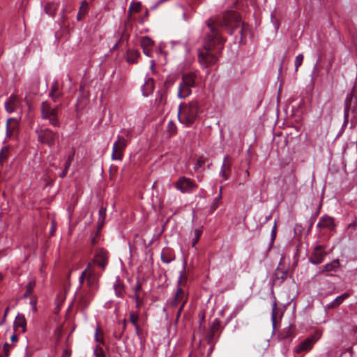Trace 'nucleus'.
<instances>
[{
  "instance_id": "0e129e2a",
  "label": "nucleus",
  "mask_w": 357,
  "mask_h": 357,
  "mask_svg": "<svg viewBox=\"0 0 357 357\" xmlns=\"http://www.w3.org/2000/svg\"><path fill=\"white\" fill-rule=\"evenodd\" d=\"M135 328V333L139 336V326L138 324L134 326Z\"/></svg>"
},
{
  "instance_id": "f257e3e1",
  "label": "nucleus",
  "mask_w": 357,
  "mask_h": 357,
  "mask_svg": "<svg viewBox=\"0 0 357 357\" xmlns=\"http://www.w3.org/2000/svg\"><path fill=\"white\" fill-rule=\"evenodd\" d=\"M206 24L209 31L204 40V48L199 50L198 53V61L202 68H209L215 65L220 56L222 47L217 52H214L215 47L223 45L226 40L221 36L220 28H225L231 35L236 29L241 26V40L245 36V32L247 31L245 24L241 23L238 14L233 11L225 13L222 18H210L206 21Z\"/></svg>"
},
{
  "instance_id": "7ed1b4c3",
  "label": "nucleus",
  "mask_w": 357,
  "mask_h": 357,
  "mask_svg": "<svg viewBox=\"0 0 357 357\" xmlns=\"http://www.w3.org/2000/svg\"><path fill=\"white\" fill-rule=\"evenodd\" d=\"M199 80V73L197 70L183 73L178 88L177 96L185 98L192 93V88H195Z\"/></svg>"
},
{
  "instance_id": "de8ad7c7",
  "label": "nucleus",
  "mask_w": 357,
  "mask_h": 357,
  "mask_svg": "<svg viewBox=\"0 0 357 357\" xmlns=\"http://www.w3.org/2000/svg\"><path fill=\"white\" fill-rule=\"evenodd\" d=\"M8 157V149H1L0 152V160H5Z\"/></svg>"
},
{
  "instance_id": "6e6552de",
  "label": "nucleus",
  "mask_w": 357,
  "mask_h": 357,
  "mask_svg": "<svg viewBox=\"0 0 357 357\" xmlns=\"http://www.w3.org/2000/svg\"><path fill=\"white\" fill-rule=\"evenodd\" d=\"M357 109V97L353 92L347 95L344 100V122L342 126H346L349 121V114H354Z\"/></svg>"
},
{
  "instance_id": "4d7b16f0",
  "label": "nucleus",
  "mask_w": 357,
  "mask_h": 357,
  "mask_svg": "<svg viewBox=\"0 0 357 357\" xmlns=\"http://www.w3.org/2000/svg\"><path fill=\"white\" fill-rule=\"evenodd\" d=\"M8 311H9V307H7L6 310H5V312H4L3 319H2L1 321H0V326L2 325L4 323V321L6 320V317L7 316V314H8Z\"/></svg>"
},
{
  "instance_id": "412c9836",
  "label": "nucleus",
  "mask_w": 357,
  "mask_h": 357,
  "mask_svg": "<svg viewBox=\"0 0 357 357\" xmlns=\"http://www.w3.org/2000/svg\"><path fill=\"white\" fill-rule=\"evenodd\" d=\"M26 321L25 317L23 314H18L14 321V327L15 329L21 328L22 332L24 333L26 331Z\"/></svg>"
},
{
  "instance_id": "39448f33",
  "label": "nucleus",
  "mask_w": 357,
  "mask_h": 357,
  "mask_svg": "<svg viewBox=\"0 0 357 357\" xmlns=\"http://www.w3.org/2000/svg\"><path fill=\"white\" fill-rule=\"evenodd\" d=\"M61 108V104H57L54 106L48 101H43L40 105V116L44 120H47L49 124L53 127L60 126L59 113Z\"/></svg>"
},
{
  "instance_id": "7c9ffc66",
  "label": "nucleus",
  "mask_w": 357,
  "mask_h": 357,
  "mask_svg": "<svg viewBox=\"0 0 357 357\" xmlns=\"http://www.w3.org/2000/svg\"><path fill=\"white\" fill-rule=\"evenodd\" d=\"M167 131L170 136L176 133L177 128L172 121H169L167 123Z\"/></svg>"
},
{
  "instance_id": "a878e982",
  "label": "nucleus",
  "mask_w": 357,
  "mask_h": 357,
  "mask_svg": "<svg viewBox=\"0 0 357 357\" xmlns=\"http://www.w3.org/2000/svg\"><path fill=\"white\" fill-rule=\"evenodd\" d=\"M202 227L195 228L193 231L194 238L192 242V247L196 248V244L199 241L202 234Z\"/></svg>"
},
{
  "instance_id": "603ef678",
  "label": "nucleus",
  "mask_w": 357,
  "mask_h": 357,
  "mask_svg": "<svg viewBox=\"0 0 357 357\" xmlns=\"http://www.w3.org/2000/svg\"><path fill=\"white\" fill-rule=\"evenodd\" d=\"M165 101V96L163 94H160V98L156 99V102L158 103V105L164 104Z\"/></svg>"
},
{
  "instance_id": "f704fd0d",
  "label": "nucleus",
  "mask_w": 357,
  "mask_h": 357,
  "mask_svg": "<svg viewBox=\"0 0 357 357\" xmlns=\"http://www.w3.org/2000/svg\"><path fill=\"white\" fill-rule=\"evenodd\" d=\"M86 5H87V3L86 1H82V6L79 8V12L77 15V20L78 21H81L83 19L84 15L86 14V9L83 8V6H86Z\"/></svg>"
},
{
  "instance_id": "338daca9",
  "label": "nucleus",
  "mask_w": 357,
  "mask_h": 357,
  "mask_svg": "<svg viewBox=\"0 0 357 357\" xmlns=\"http://www.w3.org/2000/svg\"><path fill=\"white\" fill-rule=\"evenodd\" d=\"M123 330L125 331L126 330V324H127V321L126 319H124L123 321Z\"/></svg>"
},
{
  "instance_id": "72a5a7b5",
  "label": "nucleus",
  "mask_w": 357,
  "mask_h": 357,
  "mask_svg": "<svg viewBox=\"0 0 357 357\" xmlns=\"http://www.w3.org/2000/svg\"><path fill=\"white\" fill-rule=\"evenodd\" d=\"M44 9H45V13L47 14H48L49 15L53 16L55 14V11H56V7L54 4L47 3L45 6Z\"/></svg>"
},
{
  "instance_id": "09e8293b",
  "label": "nucleus",
  "mask_w": 357,
  "mask_h": 357,
  "mask_svg": "<svg viewBox=\"0 0 357 357\" xmlns=\"http://www.w3.org/2000/svg\"><path fill=\"white\" fill-rule=\"evenodd\" d=\"M99 328H97L96 330V333H95V335H94V337H95V340L97 342H99V343H101V344H104V340L103 339H101L98 337V333H99Z\"/></svg>"
},
{
  "instance_id": "37998d69",
  "label": "nucleus",
  "mask_w": 357,
  "mask_h": 357,
  "mask_svg": "<svg viewBox=\"0 0 357 357\" xmlns=\"http://www.w3.org/2000/svg\"><path fill=\"white\" fill-rule=\"evenodd\" d=\"M205 162V160L200 157L195 165L194 169L197 171Z\"/></svg>"
},
{
  "instance_id": "0eeeda50",
  "label": "nucleus",
  "mask_w": 357,
  "mask_h": 357,
  "mask_svg": "<svg viewBox=\"0 0 357 357\" xmlns=\"http://www.w3.org/2000/svg\"><path fill=\"white\" fill-rule=\"evenodd\" d=\"M38 141L42 144L52 147L54 145L55 140L59 138L58 132H54L49 128H37L36 129Z\"/></svg>"
},
{
  "instance_id": "49530a36",
  "label": "nucleus",
  "mask_w": 357,
  "mask_h": 357,
  "mask_svg": "<svg viewBox=\"0 0 357 357\" xmlns=\"http://www.w3.org/2000/svg\"><path fill=\"white\" fill-rule=\"evenodd\" d=\"M275 310H276V303H273V308H272V314H271V319H272V321H273V325H275V319H276V313H275Z\"/></svg>"
},
{
  "instance_id": "aec40b11",
  "label": "nucleus",
  "mask_w": 357,
  "mask_h": 357,
  "mask_svg": "<svg viewBox=\"0 0 357 357\" xmlns=\"http://www.w3.org/2000/svg\"><path fill=\"white\" fill-rule=\"evenodd\" d=\"M154 89V81L153 78H148L142 87V91L144 96H148L152 93Z\"/></svg>"
},
{
  "instance_id": "c9c22d12",
  "label": "nucleus",
  "mask_w": 357,
  "mask_h": 357,
  "mask_svg": "<svg viewBox=\"0 0 357 357\" xmlns=\"http://www.w3.org/2000/svg\"><path fill=\"white\" fill-rule=\"evenodd\" d=\"M93 354L96 357H105V353L100 345H96L93 349Z\"/></svg>"
},
{
  "instance_id": "4468645a",
  "label": "nucleus",
  "mask_w": 357,
  "mask_h": 357,
  "mask_svg": "<svg viewBox=\"0 0 357 357\" xmlns=\"http://www.w3.org/2000/svg\"><path fill=\"white\" fill-rule=\"evenodd\" d=\"M98 277L95 273L94 271L89 268L87 274L86 283L89 287L88 290H92L94 292L98 289Z\"/></svg>"
},
{
  "instance_id": "a211bd4d",
  "label": "nucleus",
  "mask_w": 357,
  "mask_h": 357,
  "mask_svg": "<svg viewBox=\"0 0 357 357\" xmlns=\"http://www.w3.org/2000/svg\"><path fill=\"white\" fill-rule=\"evenodd\" d=\"M139 57L140 52L137 50L128 49L126 51V61L130 64L137 63Z\"/></svg>"
},
{
  "instance_id": "5fc2aeb1",
  "label": "nucleus",
  "mask_w": 357,
  "mask_h": 357,
  "mask_svg": "<svg viewBox=\"0 0 357 357\" xmlns=\"http://www.w3.org/2000/svg\"><path fill=\"white\" fill-rule=\"evenodd\" d=\"M184 306H179V308L176 312V321L178 320L180 316H181V314L183 311V309Z\"/></svg>"
},
{
  "instance_id": "c03bdc74",
  "label": "nucleus",
  "mask_w": 357,
  "mask_h": 357,
  "mask_svg": "<svg viewBox=\"0 0 357 357\" xmlns=\"http://www.w3.org/2000/svg\"><path fill=\"white\" fill-rule=\"evenodd\" d=\"M11 348H12V346L10 344H9L8 343L6 342L4 344L3 348V350L4 352V357H8L9 352H10V350Z\"/></svg>"
},
{
  "instance_id": "f3484780",
  "label": "nucleus",
  "mask_w": 357,
  "mask_h": 357,
  "mask_svg": "<svg viewBox=\"0 0 357 357\" xmlns=\"http://www.w3.org/2000/svg\"><path fill=\"white\" fill-rule=\"evenodd\" d=\"M49 96L54 102H57L59 99L63 96V92L59 90V85L57 81H54L51 86Z\"/></svg>"
},
{
  "instance_id": "052dcab7",
  "label": "nucleus",
  "mask_w": 357,
  "mask_h": 357,
  "mask_svg": "<svg viewBox=\"0 0 357 357\" xmlns=\"http://www.w3.org/2000/svg\"><path fill=\"white\" fill-rule=\"evenodd\" d=\"M30 304L33 306V310L36 311V310H37L36 301V300L31 301Z\"/></svg>"
},
{
  "instance_id": "5701e85b",
  "label": "nucleus",
  "mask_w": 357,
  "mask_h": 357,
  "mask_svg": "<svg viewBox=\"0 0 357 357\" xmlns=\"http://www.w3.org/2000/svg\"><path fill=\"white\" fill-rule=\"evenodd\" d=\"M340 266V261L338 259H334L330 263L326 264L323 266L322 269L319 271V273L324 272L335 271L336 269Z\"/></svg>"
},
{
  "instance_id": "ea45409f",
  "label": "nucleus",
  "mask_w": 357,
  "mask_h": 357,
  "mask_svg": "<svg viewBox=\"0 0 357 357\" xmlns=\"http://www.w3.org/2000/svg\"><path fill=\"white\" fill-rule=\"evenodd\" d=\"M303 61V55L302 54H299L296 56L295 59V70L297 71L298 68L302 65Z\"/></svg>"
},
{
  "instance_id": "423d86ee",
  "label": "nucleus",
  "mask_w": 357,
  "mask_h": 357,
  "mask_svg": "<svg viewBox=\"0 0 357 357\" xmlns=\"http://www.w3.org/2000/svg\"><path fill=\"white\" fill-rule=\"evenodd\" d=\"M186 262H184L183 269L179 272V276L177 281V289L174 296V298L180 303V306H185L188 297L182 288L187 282V275L185 274Z\"/></svg>"
},
{
  "instance_id": "680f3d73",
  "label": "nucleus",
  "mask_w": 357,
  "mask_h": 357,
  "mask_svg": "<svg viewBox=\"0 0 357 357\" xmlns=\"http://www.w3.org/2000/svg\"><path fill=\"white\" fill-rule=\"evenodd\" d=\"M271 242L273 243L276 237V231H275V230H271Z\"/></svg>"
},
{
  "instance_id": "13d9d810",
  "label": "nucleus",
  "mask_w": 357,
  "mask_h": 357,
  "mask_svg": "<svg viewBox=\"0 0 357 357\" xmlns=\"http://www.w3.org/2000/svg\"><path fill=\"white\" fill-rule=\"evenodd\" d=\"M130 297L132 299H135L136 303H139V295L138 293H135L132 296H130Z\"/></svg>"
},
{
  "instance_id": "473e14b6",
  "label": "nucleus",
  "mask_w": 357,
  "mask_h": 357,
  "mask_svg": "<svg viewBox=\"0 0 357 357\" xmlns=\"http://www.w3.org/2000/svg\"><path fill=\"white\" fill-rule=\"evenodd\" d=\"M98 224L102 225L105 222L106 217V208L104 207H101L98 211Z\"/></svg>"
},
{
  "instance_id": "6ab92c4d",
  "label": "nucleus",
  "mask_w": 357,
  "mask_h": 357,
  "mask_svg": "<svg viewBox=\"0 0 357 357\" xmlns=\"http://www.w3.org/2000/svg\"><path fill=\"white\" fill-rule=\"evenodd\" d=\"M349 294L344 293L337 297H336L333 301L327 304L325 307L326 309H333L341 305L344 299L348 298Z\"/></svg>"
},
{
  "instance_id": "1a4fd4ad",
  "label": "nucleus",
  "mask_w": 357,
  "mask_h": 357,
  "mask_svg": "<svg viewBox=\"0 0 357 357\" xmlns=\"http://www.w3.org/2000/svg\"><path fill=\"white\" fill-rule=\"evenodd\" d=\"M94 292L92 290L79 289L75 295V301L80 310L86 309L93 298Z\"/></svg>"
},
{
  "instance_id": "c85d7f7f",
  "label": "nucleus",
  "mask_w": 357,
  "mask_h": 357,
  "mask_svg": "<svg viewBox=\"0 0 357 357\" xmlns=\"http://www.w3.org/2000/svg\"><path fill=\"white\" fill-rule=\"evenodd\" d=\"M117 38H118L116 43L119 45L124 40H126L127 42L128 41L129 34L127 33L125 29L122 32L117 33Z\"/></svg>"
},
{
  "instance_id": "864d4df0",
  "label": "nucleus",
  "mask_w": 357,
  "mask_h": 357,
  "mask_svg": "<svg viewBox=\"0 0 357 357\" xmlns=\"http://www.w3.org/2000/svg\"><path fill=\"white\" fill-rule=\"evenodd\" d=\"M228 171L226 170H220V176L225 178V180L228 179V175H227Z\"/></svg>"
},
{
  "instance_id": "4be33fe9",
  "label": "nucleus",
  "mask_w": 357,
  "mask_h": 357,
  "mask_svg": "<svg viewBox=\"0 0 357 357\" xmlns=\"http://www.w3.org/2000/svg\"><path fill=\"white\" fill-rule=\"evenodd\" d=\"M161 260L163 263L169 264L175 260V254L168 249L163 250L161 253Z\"/></svg>"
},
{
  "instance_id": "69168bd1",
  "label": "nucleus",
  "mask_w": 357,
  "mask_h": 357,
  "mask_svg": "<svg viewBox=\"0 0 357 357\" xmlns=\"http://www.w3.org/2000/svg\"><path fill=\"white\" fill-rule=\"evenodd\" d=\"M17 335H12V337H11V341H12V342H15V341H17Z\"/></svg>"
},
{
  "instance_id": "2eb2a0df",
  "label": "nucleus",
  "mask_w": 357,
  "mask_h": 357,
  "mask_svg": "<svg viewBox=\"0 0 357 357\" xmlns=\"http://www.w3.org/2000/svg\"><path fill=\"white\" fill-rule=\"evenodd\" d=\"M287 276L288 271L278 266L274 273L273 283L275 284H280L287 279Z\"/></svg>"
},
{
  "instance_id": "79ce46f5",
  "label": "nucleus",
  "mask_w": 357,
  "mask_h": 357,
  "mask_svg": "<svg viewBox=\"0 0 357 357\" xmlns=\"http://www.w3.org/2000/svg\"><path fill=\"white\" fill-rule=\"evenodd\" d=\"M141 6H142V5H141L140 2H137V3L132 2L130 6L129 10H133V11L137 13L140 10Z\"/></svg>"
},
{
  "instance_id": "8fccbe9b",
  "label": "nucleus",
  "mask_w": 357,
  "mask_h": 357,
  "mask_svg": "<svg viewBox=\"0 0 357 357\" xmlns=\"http://www.w3.org/2000/svg\"><path fill=\"white\" fill-rule=\"evenodd\" d=\"M142 48L143 49V52L145 55H146L147 56H149V57L152 56V54H151L152 48H146V47H142Z\"/></svg>"
},
{
  "instance_id": "b1692460",
  "label": "nucleus",
  "mask_w": 357,
  "mask_h": 357,
  "mask_svg": "<svg viewBox=\"0 0 357 357\" xmlns=\"http://www.w3.org/2000/svg\"><path fill=\"white\" fill-rule=\"evenodd\" d=\"M114 289L115 291V294L116 296L119 298H123L125 294V286L124 284L117 279L114 284Z\"/></svg>"
},
{
  "instance_id": "2f4dec72",
  "label": "nucleus",
  "mask_w": 357,
  "mask_h": 357,
  "mask_svg": "<svg viewBox=\"0 0 357 357\" xmlns=\"http://www.w3.org/2000/svg\"><path fill=\"white\" fill-rule=\"evenodd\" d=\"M91 266V264L89 263L86 267L82 272L81 275L79 278V288L81 289V287L84 284V280L87 279V274L89 273V267Z\"/></svg>"
},
{
  "instance_id": "9d476101",
  "label": "nucleus",
  "mask_w": 357,
  "mask_h": 357,
  "mask_svg": "<svg viewBox=\"0 0 357 357\" xmlns=\"http://www.w3.org/2000/svg\"><path fill=\"white\" fill-rule=\"evenodd\" d=\"M174 185L181 193H192L197 188V185L192 180L185 176L179 177Z\"/></svg>"
},
{
  "instance_id": "3c124183",
  "label": "nucleus",
  "mask_w": 357,
  "mask_h": 357,
  "mask_svg": "<svg viewBox=\"0 0 357 357\" xmlns=\"http://www.w3.org/2000/svg\"><path fill=\"white\" fill-rule=\"evenodd\" d=\"M142 289V284L139 282H137V284L134 286L133 290L135 293H138Z\"/></svg>"
},
{
  "instance_id": "bb28decb",
  "label": "nucleus",
  "mask_w": 357,
  "mask_h": 357,
  "mask_svg": "<svg viewBox=\"0 0 357 357\" xmlns=\"http://www.w3.org/2000/svg\"><path fill=\"white\" fill-rule=\"evenodd\" d=\"M153 44V40L149 36H143L140 40L142 47L152 48Z\"/></svg>"
},
{
  "instance_id": "bf43d9fd",
  "label": "nucleus",
  "mask_w": 357,
  "mask_h": 357,
  "mask_svg": "<svg viewBox=\"0 0 357 357\" xmlns=\"http://www.w3.org/2000/svg\"><path fill=\"white\" fill-rule=\"evenodd\" d=\"M170 305H171V306H172V307H174L178 306V305H181V303H180L178 301H176V300L174 298V299L171 302Z\"/></svg>"
},
{
  "instance_id": "58836bf2",
  "label": "nucleus",
  "mask_w": 357,
  "mask_h": 357,
  "mask_svg": "<svg viewBox=\"0 0 357 357\" xmlns=\"http://www.w3.org/2000/svg\"><path fill=\"white\" fill-rule=\"evenodd\" d=\"M222 187H220V188L219 195H218V196L217 197H215L214 199L213 202V204L211 205V208L213 211L215 210L218 207L219 202L222 199Z\"/></svg>"
},
{
  "instance_id": "a19ab883",
  "label": "nucleus",
  "mask_w": 357,
  "mask_h": 357,
  "mask_svg": "<svg viewBox=\"0 0 357 357\" xmlns=\"http://www.w3.org/2000/svg\"><path fill=\"white\" fill-rule=\"evenodd\" d=\"M215 333V332L210 330L208 331V333L206 334V339L208 344H213V338H214Z\"/></svg>"
},
{
  "instance_id": "774afa93",
  "label": "nucleus",
  "mask_w": 357,
  "mask_h": 357,
  "mask_svg": "<svg viewBox=\"0 0 357 357\" xmlns=\"http://www.w3.org/2000/svg\"><path fill=\"white\" fill-rule=\"evenodd\" d=\"M118 47H119V45H118V44H116V43H114V46L112 47V50H114L117 49V48H118Z\"/></svg>"
},
{
  "instance_id": "cd10ccee",
  "label": "nucleus",
  "mask_w": 357,
  "mask_h": 357,
  "mask_svg": "<svg viewBox=\"0 0 357 357\" xmlns=\"http://www.w3.org/2000/svg\"><path fill=\"white\" fill-rule=\"evenodd\" d=\"M5 107H6V110L8 113L13 112L15 111V98L10 97L9 98V100L7 102H6Z\"/></svg>"
},
{
  "instance_id": "9b49d317",
  "label": "nucleus",
  "mask_w": 357,
  "mask_h": 357,
  "mask_svg": "<svg viewBox=\"0 0 357 357\" xmlns=\"http://www.w3.org/2000/svg\"><path fill=\"white\" fill-rule=\"evenodd\" d=\"M327 255V252L324 250L322 245H317L314 248L311 256L309 258V261L314 265L322 263Z\"/></svg>"
},
{
  "instance_id": "ddd939ff",
  "label": "nucleus",
  "mask_w": 357,
  "mask_h": 357,
  "mask_svg": "<svg viewBox=\"0 0 357 357\" xmlns=\"http://www.w3.org/2000/svg\"><path fill=\"white\" fill-rule=\"evenodd\" d=\"M107 259V252L103 249H100L95 254L93 262L96 263L102 269H105L108 264Z\"/></svg>"
},
{
  "instance_id": "393cba45",
  "label": "nucleus",
  "mask_w": 357,
  "mask_h": 357,
  "mask_svg": "<svg viewBox=\"0 0 357 357\" xmlns=\"http://www.w3.org/2000/svg\"><path fill=\"white\" fill-rule=\"evenodd\" d=\"M74 155H75V152L73 151L71 154H70L68 156V158H67L66 162L64 165V168H63L62 172L59 174V176L61 178H64L66 176L68 169L71 165V162L73 160Z\"/></svg>"
},
{
  "instance_id": "e433bc0d",
  "label": "nucleus",
  "mask_w": 357,
  "mask_h": 357,
  "mask_svg": "<svg viewBox=\"0 0 357 357\" xmlns=\"http://www.w3.org/2000/svg\"><path fill=\"white\" fill-rule=\"evenodd\" d=\"M220 320L218 318L215 319L211 324L210 330L215 333L218 332L220 328Z\"/></svg>"
},
{
  "instance_id": "f8f14e48",
  "label": "nucleus",
  "mask_w": 357,
  "mask_h": 357,
  "mask_svg": "<svg viewBox=\"0 0 357 357\" xmlns=\"http://www.w3.org/2000/svg\"><path fill=\"white\" fill-rule=\"evenodd\" d=\"M317 339L314 336H310L301 342L294 349V353L301 354L310 351Z\"/></svg>"
},
{
  "instance_id": "e2e57ef3",
  "label": "nucleus",
  "mask_w": 357,
  "mask_h": 357,
  "mask_svg": "<svg viewBox=\"0 0 357 357\" xmlns=\"http://www.w3.org/2000/svg\"><path fill=\"white\" fill-rule=\"evenodd\" d=\"M154 68H155V61L154 60H151V66H150V69L153 71L154 70Z\"/></svg>"
},
{
  "instance_id": "a18cd8bd",
  "label": "nucleus",
  "mask_w": 357,
  "mask_h": 357,
  "mask_svg": "<svg viewBox=\"0 0 357 357\" xmlns=\"http://www.w3.org/2000/svg\"><path fill=\"white\" fill-rule=\"evenodd\" d=\"M227 160V157H225L223 163L221 167V170H226V171L230 172V164H227L226 162Z\"/></svg>"
},
{
  "instance_id": "dca6fc26",
  "label": "nucleus",
  "mask_w": 357,
  "mask_h": 357,
  "mask_svg": "<svg viewBox=\"0 0 357 357\" xmlns=\"http://www.w3.org/2000/svg\"><path fill=\"white\" fill-rule=\"evenodd\" d=\"M317 227L327 228L330 230L335 229L334 218L326 215L322 216L317 225Z\"/></svg>"
},
{
  "instance_id": "c756f323",
  "label": "nucleus",
  "mask_w": 357,
  "mask_h": 357,
  "mask_svg": "<svg viewBox=\"0 0 357 357\" xmlns=\"http://www.w3.org/2000/svg\"><path fill=\"white\" fill-rule=\"evenodd\" d=\"M35 286H36V281L34 280H31L29 282V283L26 286V291L23 295L24 298H27L31 295Z\"/></svg>"
},
{
  "instance_id": "f03ea898",
  "label": "nucleus",
  "mask_w": 357,
  "mask_h": 357,
  "mask_svg": "<svg viewBox=\"0 0 357 357\" xmlns=\"http://www.w3.org/2000/svg\"><path fill=\"white\" fill-rule=\"evenodd\" d=\"M201 112L199 102L197 100H192L188 103L180 104L178 119L181 123L190 127L198 120Z\"/></svg>"
},
{
  "instance_id": "4c0bfd02",
  "label": "nucleus",
  "mask_w": 357,
  "mask_h": 357,
  "mask_svg": "<svg viewBox=\"0 0 357 357\" xmlns=\"http://www.w3.org/2000/svg\"><path fill=\"white\" fill-rule=\"evenodd\" d=\"M139 319V314L137 312L131 311L129 313V320L133 324V326L138 324L137 321Z\"/></svg>"
},
{
  "instance_id": "20e7f679",
  "label": "nucleus",
  "mask_w": 357,
  "mask_h": 357,
  "mask_svg": "<svg viewBox=\"0 0 357 357\" xmlns=\"http://www.w3.org/2000/svg\"><path fill=\"white\" fill-rule=\"evenodd\" d=\"M121 132L123 135L116 136V140L112 146L111 155L112 160L121 161L123 160L124 151L132 139V131L131 129H121Z\"/></svg>"
},
{
  "instance_id": "6e6d98bb",
  "label": "nucleus",
  "mask_w": 357,
  "mask_h": 357,
  "mask_svg": "<svg viewBox=\"0 0 357 357\" xmlns=\"http://www.w3.org/2000/svg\"><path fill=\"white\" fill-rule=\"evenodd\" d=\"M71 351L66 349L63 351L62 357H70Z\"/></svg>"
}]
</instances>
